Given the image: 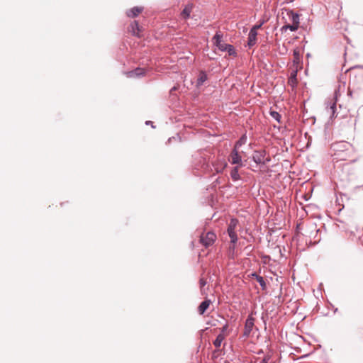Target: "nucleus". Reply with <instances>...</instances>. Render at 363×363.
I'll return each mask as SVG.
<instances>
[{"instance_id": "obj_31", "label": "nucleus", "mask_w": 363, "mask_h": 363, "mask_svg": "<svg viewBox=\"0 0 363 363\" xmlns=\"http://www.w3.org/2000/svg\"><path fill=\"white\" fill-rule=\"evenodd\" d=\"M260 363H268V359H267L266 357L264 358L261 362Z\"/></svg>"}, {"instance_id": "obj_7", "label": "nucleus", "mask_w": 363, "mask_h": 363, "mask_svg": "<svg viewBox=\"0 0 363 363\" xmlns=\"http://www.w3.org/2000/svg\"><path fill=\"white\" fill-rule=\"evenodd\" d=\"M337 98V91L335 93V97L331 101L327 104V111L330 114V117L334 118L335 116V110H336V103Z\"/></svg>"}, {"instance_id": "obj_25", "label": "nucleus", "mask_w": 363, "mask_h": 363, "mask_svg": "<svg viewBox=\"0 0 363 363\" xmlns=\"http://www.w3.org/2000/svg\"><path fill=\"white\" fill-rule=\"evenodd\" d=\"M264 21H262L259 24H256L250 29L252 31H257L258 29H259L262 25L264 23Z\"/></svg>"}, {"instance_id": "obj_17", "label": "nucleus", "mask_w": 363, "mask_h": 363, "mask_svg": "<svg viewBox=\"0 0 363 363\" xmlns=\"http://www.w3.org/2000/svg\"><path fill=\"white\" fill-rule=\"evenodd\" d=\"M247 135L245 134L242 135L240 138V139L235 143L233 148L239 150V148L242 145H245L247 143Z\"/></svg>"}, {"instance_id": "obj_19", "label": "nucleus", "mask_w": 363, "mask_h": 363, "mask_svg": "<svg viewBox=\"0 0 363 363\" xmlns=\"http://www.w3.org/2000/svg\"><path fill=\"white\" fill-rule=\"evenodd\" d=\"M223 33L220 31H217L215 35L213 37L212 40L215 45L222 42Z\"/></svg>"}, {"instance_id": "obj_24", "label": "nucleus", "mask_w": 363, "mask_h": 363, "mask_svg": "<svg viewBox=\"0 0 363 363\" xmlns=\"http://www.w3.org/2000/svg\"><path fill=\"white\" fill-rule=\"evenodd\" d=\"M225 51L227 52L228 53V55L230 56L236 55V52L235 50L234 47L230 44L228 45L227 48Z\"/></svg>"}, {"instance_id": "obj_30", "label": "nucleus", "mask_w": 363, "mask_h": 363, "mask_svg": "<svg viewBox=\"0 0 363 363\" xmlns=\"http://www.w3.org/2000/svg\"><path fill=\"white\" fill-rule=\"evenodd\" d=\"M287 52V49L284 46L283 50L280 51V53L284 55Z\"/></svg>"}, {"instance_id": "obj_15", "label": "nucleus", "mask_w": 363, "mask_h": 363, "mask_svg": "<svg viewBox=\"0 0 363 363\" xmlns=\"http://www.w3.org/2000/svg\"><path fill=\"white\" fill-rule=\"evenodd\" d=\"M239 167L240 166H235L232 169L230 172V177L234 182L240 179V176L239 174Z\"/></svg>"}, {"instance_id": "obj_21", "label": "nucleus", "mask_w": 363, "mask_h": 363, "mask_svg": "<svg viewBox=\"0 0 363 363\" xmlns=\"http://www.w3.org/2000/svg\"><path fill=\"white\" fill-rule=\"evenodd\" d=\"M132 31L134 35H139V26L137 21H134L133 23L131 24Z\"/></svg>"}, {"instance_id": "obj_1", "label": "nucleus", "mask_w": 363, "mask_h": 363, "mask_svg": "<svg viewBox=\"0 0 363 363\" xmlns=\"http://www.w3.org/2000/svg\"><path fill=\"white\" fill-rule=\"evenodd\" d=\"M227 166L225 160L218 155H209L206 154L201 155L195 162L194 167L204 174L221 173Z\"/></svg>"}, {"instance_id": "obj_35", "label": "nucleus", "mask_w": 363, "mask_h": 363, "mask_svg": "<svg viewBox=\"0 0 363 363\" xmlns=\"http://www.w3.org/2000/svg\"><path fill=\"white\" fill-rule=\"evenodd\" d=\"M294 0H290V1H294Z\"/></svg>"}, {"instance_id": "obj_29", "label": "nucleus", "mask_w": 363, "mask_h": 363, "mask_svg": "<svg viewBox=\"0 0 363 363\" xmlns=\"http://www.w3.org/2000/svg\"><path fill=\"white\" fill-rule=\"evenodd\" d=\"M228 328V325L227 324L224 325L222 328H221V333L223 334V333H225V331H227Z\"/></svg>"}, {"instance_id": "obj_9", "label": "nucleus", "mask_w": 363, "mask_h": 363, "mask_svg": "<svg viewBox=\"0 0 363 363\" xmlns=\"http://www.w3.org/2000/svg\"><path fill=\"white\" fill-rule=\"evenodd\" d=\"M257 31L250 30L247 39V45L250 48L252 47L256 44L257 42Z\"/></svg>"}, {"instance_id": "obj_11", "label": "nucleus", "mask_w": 363, "mask_h": 363, "mask_svg": "<svg viewBox=\"0 0 363 363\" xmlns=\"http://www.w3.org/2000/svg\"><path fill=\"white\" fill-rule=\"evenodd\" d=\"M145 69L144 68L138 67L135 69L134 70L129 72L128 73V77H142L145 74Z\"/></svg>"}, {"instance_id": "obj_5", "label": "nucleus", "mask_w": 363, "mask_h": 363, "mask_svg": "<svg viewBox=\"0 0 363 363\" xmlns=\"http://www.w3.org/2000/svg\"><path fill=\"white\" fill-rule=\"evenodd\" d=\"M238 224L237 219H231L228 227V233L230 238V242L235 244L238 241V236L235 233V228Z\"/></svg>"}, {"instance_id": "obj_22", "label": "nucleus", "mask_w": 363, "mask_h": 363, "mask_svg": "<svg viewBox=\"0 0 363 363\" xmlns=\"http://www.w3.org/2000/svg\"><path fill=\"white\" fill-rule=\"evenodd\" d=\"M269 113H270V116H272L274 120H276L278 123H280V122H281V115H280L278 112H277V111H271Z\"/></svg>"}, {"instance_id": "obj_4", "label": "nucleus", "mask_w": 363, "mask_h": 363, "mask_svg": "<svg viewBox=\"0 0 363 363\" xmlns=\"http://www.w3.org/2000/svg\"><path fill=\"white\" fill-rule=\"evenodd\" d=\"M216 240V235L213 231H208L200 236V242L205 247L212 246Z\"/></svg>"}, {"instance_id": "obj_8", "label": "nucleus", "mask_w": 363, "mask_h": 363, "mask_svg": "<svg viewBox=\"0 0 363 363\" xmlns=\"http://www.w3.org/2000/svg\"><path fill=\"white\" fill-rule=\"evenodd\" d=\"M194 5L192 4H188L185 6L184 9L181 13L182 18L186 20L190 18L191 13L192 11Z\"/></svg>"}, {"instance_id": "obj_26", "label": "nucleus", "mask_w": 363, "mask_h": 363, "mask_svg": "<svg viewBox=\"0 0 363 363\" xmlns=\"http://www.w3.org/2000/svg\"><path fill=\"white\" fill-rule=\"evenodd\" d=\"M228 44L223 43L222 42L216 46L220 50V51H225L227 48Z\"/></svg>"}, {"instance_id": "obj_23", "label": "nucleus", "mask_w": 363, "mask_h": 363, "mask_svg": "<svg viewBox=\"0 0 363 363\" xmlns=\"http://www.w3.org/2000/svg\"><path fill=\"white\" fill-rule=\"evenodd\" d=\"M291 21L293 23H296L297 25H299V16L298 13H294L293 11L291 12Z\"/></svg>"}, {"instance_id": "obj_20", "label": "nucleus", "mask_w": 363, "mask_h": 363, "mask_svg": "<svg viewBox=\"0 0 363 363\" xmlns=\"http://www.w3.org/2000/svg\"><path fill=\"white\" fill-rule=\"evenodd\" d=\"M293 55L294 57V62L298 63L300 61V51L298 48L294 50Z\"/></svg>"}, {"instance_id": "obj_27", "label": "nucleus", "mask_w": 363, "mask_h": 363, "mask_svg": "<svg viewBox=\"0 0 363 363\" xmlns=\"http://www.w3.org/2000/svg\"><path fill=\"white\" fill-rule=\"evenodd\" d=\"M286 28H289L291 31H296L298 28V25L292 23V25H288Z\"/></svg>"}, {"instance_id": "obj_32", "label": "nucleus", "mask_w": 363, "mask_h": 363, "mask_svg": "<svg viewBox=\"0 0 363 363\" xmlns=\"http://www.w3.org/2000/svg\"><path fill=\"white\" fill-rule=\"evenodd\" d=\"M145 123H146L147 125H150V124H152V127H153V128H154V126L152 125V121H146V122H145Z\"/></svg>"}, {"instance_id": "obj_3", "label": "nucleus", "mask_w": 363, "mask_h": 363, "mask_svg": "<svg viewBox=\"0 0 363 363\" xmlns=\"http://www.w3.org/2000/svg\"><path fill=\"white\" fill-rule=\"evenodd\" d=\"M252 159L257 164L262 165H265L271 160L269 157H267V152L264 150H255Z\"/></svg>"}, {"instance_id": "obj_28", "label": "nucleus", "mask_w": 363, "mask_h": 363, "mask_svg": "<svg viewBox=\"0 0 363 363\" xmlns=\"http://www.w3.org/2000/svg\"><path fill=\"white\" fill-rule=\"evenodd\" d=\"M206 283L207 282L204 279H203V278L200 279L199 284H200L201 288H203L206 284Z\"/></svg>"}, {"instance_id": "obj_14", "label": "nucleus", "mask_w": 363, "mask_h": 363, "mask_svg": "<svg viewBox=\"0 0 363 363\" xmlns=\"http://www.w3.org/2000/svg\"><path fill=\"white\" fill-rule=\"evenodd\" d=\"M296 76H297V72L296 71H293L291 73V75L289 78V80H288V84L292 87V88H294L296 84H297V79H296Z\"/></svg>"}, {"instance_id": "obj_18", "label": "nucleus", "mask_w": 363, "mask_h": 363, "mask_svg": "<svg viewBox=\"0 0 363 363\" xmlns=\"http://www.w3.org/2000/svg\"><path fill=\"white\" fill-rule=\"evenodd\" d=\"M225 338V335L224 334H218L215 340L213 341V345L217 348L220 347L222 344V342L224 340Z\"/></svg>"}, {"instance_id": "obj_10", "label": "nucleus", "mask_w": 363, "mask_h": 363, "mask_svg": "<svg viewBox=\"0 0 363 363\" xmlns=\"http://www.w3.org/2000/svg\"><path fill=\"white\" fill-rule=\"evenodd\" d=\"M143 10V7L139 6H135L132 8L131 9L128 10L126 12V14L128 17H136Z\"/></svg>"}, {"instance_id": "obj_13", "label": "nucleus", "mask_w": 363, "mask_h": 363, "mask_svg": "<svg viewBox=\"0 0 363 363\" xmlns=\"http://www.w3.org/2000/svg\"><path fill=\"white\" fill-rule=\"evenodd\" d=\"M252 277H255V279L257 281V282L259 284L262 290H266L267 289V284L264 279V278L259 275H258L257 273L254 272L251 274Z\"/></svg>"}, {"instance_id": "obj_16", "label": "nucleus", "mask_w": 363, "mask_h": 363, "mask_svg": "<svg viewBox=\"0 0 363 363\" xmlns=\"http://www.w3.org/2000/svg\"><path fill=\"white\" fill-rule=\"evenodd\" d=\"M207 75L205 72L201 71L199 73V77L196 82V86H200L206 81Z\"/></svg>"}, {"instance_id": "obj_34", "label": "nucleus", "mask_w": 363, "mask_h": 363, "mask_svg": "<svg viewBox=\"0 0 363 363\" xmlns=\"http://www.w3.org/2000/svg\"><path fill=\"white\" fill-rule=\"evenodd\" d=\"M224 363H230V362H228V361H225Z\"/></svg>"}, {"instance_id": "obj_2", "label": "nucleus", "mask_w": 363, "mask_h": 363, "mask_svg": "<svg viewBox=\"0 0 363 363\" xmlns=\"http://www.w3.org/2000/svg\"><path fill=\"white\" fill-rule=\"evenodd\" d=\"M255 318L253 317V313L252 312L247 318L245 325H244V331L240 336L243 340H247L251 336V333L255 329V330H258V328L255 325Z\"/></svg>"}, {"instance_id": "obj_6", "label": "nucleus", "mask_w": 363, "mask_h": 363, "mask_svg": "<svg viewBox=\"0 0 363 363\" xmlns=\"http://www.w3.org/2000/svg\"><path fill=\"white\" fill-rule=\"evenodd\" d=\"M229 161L233 164H237V166L242 167L243 164L242 162V157L238 152V150L233 148L230 154Z\"/></svg>"}, {"instance_id": "obj_12", "label": "nucleus", "mask_w": 363, "mask_h": 363, "mask_svg": "<svg viewBox=\"0 0 363 363\" xmlns=\"http://www.w3.org/2000/svg\"><path fill=\"white\" fill-rule=\"evenodd\" d=\"M211 303V301L208 299L202 301L198 308L199 314L203 315L209 307Z\"/></svg>"}, {"instance_id": "obj_33", "label": "nucleus", "mask_w": 363, "mask_h": 363, "mask_svg": "<svg viewBox=\"0 0 363 363\" xmlns=\"http://www.w3.org/2000/svg\"><path fill=\"white\" fill-rule=\"evenodd\" d=\"M349 94L352 95V92L350 91H349Z\"/></svg>"}]
</instances>
